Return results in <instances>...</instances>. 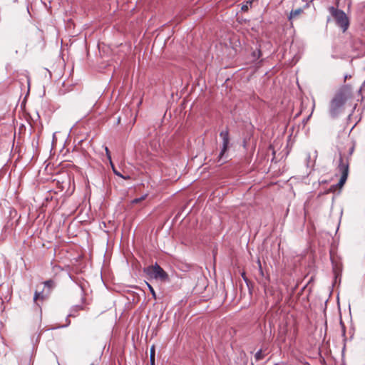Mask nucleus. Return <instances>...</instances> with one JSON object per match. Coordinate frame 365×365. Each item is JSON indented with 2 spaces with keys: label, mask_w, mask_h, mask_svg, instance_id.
I'll return each instance as SVG.
<instances>
[{
  "label": "nucleus",
  "mask_w": 365,
  "mask_h": 365,
  "mask_svg": "<svg viewBox=\"0 0 365 365\" xmlns=\"http://www.w3.org/2000/svg\"><path fill=\"white\" fill-rule=\"evenodd\" d=\"M317 158V150H313L312 153H307V157H306L307 166L308 168L313 167L315 163V160H316Z\"/></svg>",
  "instance_id": "obj_7"
},
{
  "label": "nucleus",
  "mask_w": 365,
  "mask_h": 365,
  "mask_svg": "<svg viewBox=\"0 0 365 365\" xmlns=\"http://www.w3.org/2000/svg\"><path fill=\"white\" fill-rule=\"evenodd\" d=\"M349 78H351V76H345V79Z\"/></svg>",
  "instance_id": "obj_22"
},
{
  "label": "nucleus",
  "mask_w": 365,
  "mask_h": 365,
  "mask_svg": "<svg viewBox=\"0 0 365 365\" xmlns=\"http://www.w3.org/2000/svg\"><path fill=\"white\" fill-rule=\"evenodd\" d=\"M347 145L349 147L348 154H349V156H351L354 153V150L355 148V144L353 142H350Z\"/></svg>",
  "instance_id": "obj_13"
},
{
  "label": "nucleus",
  "mask_w": 365,
  "mask_h": 365,
  "mask_svg": "<svg viewBox=\"0 0 365 365\" xmlns=\"http://www.w3.org/2000/svg\"><path fill=\"white\" fill-rule=\"evenodd\" d=\"M346 97L344 93H337L330 103L329 112L332 117H336L341 112Z\"/></svg>",
  "instance_id": "obj_1"
},
{
  "label": "nucleus",
  "mask_w": 365,
  "mask_h": 365,
  "mask_svg": "<svg viewBox=\"0 0 365 365\" xmlns=\"http://www.w3.org/2000/svg\"><path fill=\"white\" fill-rule=\"evenodd\" d=\"M77 307L79 308V309H83V307H81V306H77Z\"/></svg>",
  "instance_id": "obj_24"
},
{
  "label": "nucleus",
  "mask_w": 365,
  "mask_h": 365,
  "mask_svg": "<svg viewBox=\"0 0 365 365\" xmlns=\"http://www.w3.org/2000/svg\"><path fill=\"white\" fill-rule=\"evenodd\" d=\"M275 365H277V364H275Z\"/></svg>",
  "instance_id": "obj_26"
},
{
  "label": "nucleus",
  "mask_w": 365,
  "mask_h": 365,
  "mask_svg": "<svg viewBox=\"0 0 365 365\" xmlns=\"http://www.w3.org/2000/svg\"><path fill=\"white\" fill-rule=\"evenodd\" d=\"M339 171L341 173V176L339 182V186H343L345 183L349 173V162L346 159L344 160V155L340 154L339 164L338 166Z\"/></svg>",
  "instance_id": "obj_4"
},
{
  "label": "nucleus",
  "mask_w": 365,
  "mask_h": 365,
  "mask_svg": "<svg viewBox=\"0 0 365 365\" xmlns=\"http://www.w3.org/2000/svg\"><path fill=\"white\" fill-rule=\"evenodd\" d=\"M339 171L341 173V176L339 182V186H343L345 183L349 173V162L346 159L344 160V155L340 154L339 164L338 166Z\"/></svg>",
  "instance_id": "obj_5"
},
{
  "label": "nucleus",
  "mask_w": 365,
  "mask_h": 365,
  "mask_svg": "<svg viewBox=\"0 0 365 365\" xmlns=\"http://www.w3.org/2000/svg\"><path fill=\"white\" fill-rule=\"evenodd\" d=\"M40 297V293L38 292H36L34 296V301L36 302L38 297Z\"/></svg>",
  "instance_id": "obj_18"
},
{
  "label": "nucleus",
  "mask_w": 365,
  "mask_h": 365,
  "mask_svg": "<svg viewBox=\"0 0 365 365\" xmlns=\"http://www.w3.org/2000/svg\"><path fill=\"white\" fill-rule=\"evenodd\" d=\"M144 272L150 278L165 281L168 279V274L157 264L144 268Z\"/></svg>",
  "instance_id": "obj_3"
},
{
  "label": "nucleus",
  "mask_w": 365,
  "mask_h": 365,
  "mask_svg": "<svg viewBox=\"0 0 365 365\" xmlns=\"http://www.w3.org/2000/svg\"><path fill=\"white\" fill-rule=\"evenodd\" d=\"M146 197H147V195H144L141 196L140 197L135 198L132 200V203L137 204V203L140 202V201L144 200L146 198Z\"/></svg>",
  "instance_id": "obj_14"
},
{
  "label": "nucleus",
  "mask_w": 365,
  "mask_h": 365,
  "mask_svg": "<svg viewBox=\"0 0 365 365\" xmlns=\"http://www.w3.org/2000/svg\"><path fill=\"white\" fill-rule=\"evenodd\" d=\"M349 78H351V76H345V79Z\"/></svg>",
  "instance_id": "obj_21"
},
{
  "label": "nucleus",
  "mask_w": 365,
  "mask_h": 365,
  "mask_svg": "<svg viewBox=\"0 0 365 365\" xmlns=\"http://www.w3.org/2000/svg\"><path fill=\"white\" fill-rule=\"evenodd\" d=\"M220 137L222 139V147L221 151H220V153L219 154L217 161L220 164H223L225 162V160H224L222 158H223V156H224L225 153L227 150L228 145H229V133H228V130L226 129L225 130L221 131L220 133Z\"/></svg>",
  "instance_id": "obj_6"
},
{
  "label": "nucleus",
  "mask_w": 365,
  "mask_h": 365,
  "mask_svg": "<svg viewBox=\"0 0 365 365\" xmlns=\"http://www.w3.org/2000/svg\"><path fill=\"white\" fill-rule=\"evenodd\" d=\"M155 346H153L150 349V361L151 365L155 364Z\"/></svg>",
  "instance_id": "obj_9"
},
{
  "label": "nucleus",
  "mask_w": 365,
  "mask_h": 365,
  "mask_svg": "<svg viewBox=\"0 0 365 365\" xmlns=\"http://www.w3.org/2000/svg\"><path fill=\"white\" fill-rule=\"evenodd\" d=\"M260 56V51H258V56Z\"/></svg>",
  "instance_id": "obj_25"
},
{
  "label": "nucleus",
  "mask_w": 365,
  "mask_h": 365,
  "mask_svg": "<svg viewBox=\"0 0 365 365\" xmlns=\"http://www.w3.org/2000/svg\"><path fill=\"white\" fill-rule=\"evenodd\" d=\"M247 9V6H242V10H245V9Z\"/></svg>",
  "instance_id": "obj_20"
},
{
  "label": "nucleus",
  "mask_w": 365,
  "mask_h": 365,
  "mask_svg": "<svg viewBox=\"0 0 365 365\" xmlns=\"http://www.w3.org/2000/svg\"><path fill=\"white\" fill-rule=\"evenodd\" d=\"M146 284H147V286H148L150 293L152 294L153 297L154 299H156V294H155V292L153 287L150 284H148V282H146Z\"/></svg>",
  "instance_id": "obj_15"
},
{
  "label": "nucleus",
  "mask_w": 365,
  "mask_h": 365,
  "mask_svg": "<svg viewBox=\"0 0 365 365\" xmlns=\"http://www.w3.org/2000/svg\"><path fill=\"white\" fill-rule=\"evenodd\" d=\"M110 166H111V168H112L113 172V173H114L115 175H117V176H118V177H120V178H124V175H122L119 171H118V170L115 169V166H114V165H113V162H112V161H110Z\"/></svg>",
  "instance_id": "obj_12"
},
{
  "label": "nucleus",
  "mask_w": 365,
  "mask_h": 365,
  "mask_svg": "<svg viewBox=\"0 0 365 365\" xmlns=\"http://www.w3.org/2000/svg\"><path fill=\"white\" fill-rule=\"evenodd\" d=\"M264 357V354L262 353V349H259L255 355V358L256 361H259L263 359Z\"/></svg>",
  "instance_id": "obj_11"
},
{
  "label": "nucleus",
  "mask_w": 365,
  "mask_h": 365,
  "mask_svg": "<svg viewBox=\"0 0 365 365\" xmlns=\"http://www.w3.org/2000/svg\"><path fill=\"white\" fill-rule=\"evenodd\" d=\"M242 277L244 278V279H245V273H242Z\"/></svg>",
  "instance_id": "obj_23"
},
{
  "label": "nucleus",
  "mask_w": 365,
  "mask_h": 365,
  "mask_svg": "<svg viewBox=\"0 0 365 365\" xmlns=\"http://www.w3.org/2000/svg\"><path fill=\"white\" fill-rule=\"evenodd\" d=\"M123 179L127 180L130 178V176H124V178H122Z\"/></svg>",
  "instance_id": "obj_19"
},
{
  "label": "nucleus",
  "mask_w": 365,
  "mask_h": 365,
  "mask_svg": "<svg viewBox=\"0 0 365 365\" xmlns=\"http://www.w3.org/2000/svg\"><path fill=\"white\" fill-rule=\"evenodd\" d=\"M257 264H258V268H259V274H260L261 276H263L264 275V272H263V270H262V264H261V262H260L259 259H257Z\"/></svg>",
  "instance_id": "obj_16"
},
{
  "label": "nucleus",
  "mask_w": 365,
  "mask_h": 365,
  "mask_svg": "<svg viewBox=\"0 0 365 365\" xmlns=\"http://www.w3.org/2000/svg\"><path fill=\"white\" fill-rule=\"evenodd\" d=\"M302 12V9H297L291 11L289 16V19L291 20V19L297 17V16L301 14Z\"/></svg>",
  "instance_id": "obj_8"
},
{
  "label": "nucleus",
  "mask_w": 365,
  "mask_h": 365,
  "mask_svg": "<svg viewBox=\"0 0 365 365\" xmlns=\"http://www.w3.org/2000/svg\"><path fill=\"white\" fill-rule=\"evenodd\" d=\"M105 150L106 152V155L108 157V159L109 160V162L112 161L111 156H110V151H109L108 148L107 147H106Z\"/></svg>",
  "instance_id": "obj_17"
},
{
  "label": "nucleus",
  "mask_w": 365,
  "mask_h": 365,
  "mask_svg": "<svg viewBox=\"0 0 365 365\" xmlns=\"http://www.w3.org/2000/svg\"><path fill=\"white\" fill-rule=\"evenodd\" d=\"M331 15L334 18L336 24L341 27L343 32H345L349 26V20L346 14L341 10L336 9L334 7L330 9Z\"/></svg>",
  "instance_id": "obj_2"
},
{
  "label": "nucleus",
  "mask_w": 365,
  "mask_h": 365,
  "mask_svg": "<svg viewBox=\"0 0 365 365\" xmlns=\"http://www.w3.org/2000/svg\"><path fill=\"white\" fill-rule=\"evenodd\" d=\"M44 287L51 290L55 287L54 282L52 280H47L44 282Z\"/></svg>",
  "instance_id": "obj_10"
}]
</instances>
